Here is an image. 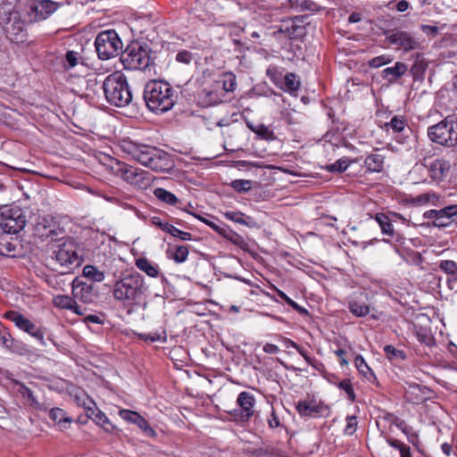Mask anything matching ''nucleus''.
<instances>
[{
  "instance_id": "obj_1",
  "label": "nucleus",
  "mask_w": 457,
  "mask_h": 457,
  "mask_svg": "<svg viewBox=\"0 0 457 457\" xmlns=\"http://www.w3.org/2000/svg\"><path fill=\"white\" fill-rule=\"evenodd\" d=\"M145 104L155 113H162L174 105L172 89L168 83L151 80L145 87Z\"/></svg>"
},
{
  "instance_id": "obj_2",
  "label": "nucleus",
  "mask_w": 457,
  "mask_h": 457,
  "mask_svg": "<svg viewBox=\"0 0 457 457\" xmlns=\"http://www.w3.org/2000/svg\"><path fill=\"white\" fill-rule=\"evenodd\" d=\"M103 88L108 103L117 107L125 106L132 100L126 77L120 71L108 75L104 81Z\"/></svg>"
},
{
  "instance_id": "obj_3",
  "label": "nucleus",
  "mask_w": 457,
  "mask_h": 457,
  "mask_svg": "<svg viewBox=\"0 0 457 457\" xmlns=\"http://www.w3.org/2000/svg\"><path fill=\"white\" fill-rule=\"evenodd\" d=\"M113 296L128 305L139 304L143 297V278L138 273L123 278L115 284Z\"/></svg>"
},
{
  "instance_id": "obj_4",
  "label": "nucleus",
  "mask_w": 457,
  "mask_h": 457,
  "mask_svg": "<svg viewBox=\"0 0 457 457\" xmlns=\"http://www.w3.org/2000/svg\"><path fill=\"white\" fill-rule=\"evenodd\" d=\"M428 136L431 141L445 146L457 145V116L451 115L439 123L428 129Z\"/></svg>"
},
{
  "instance_id": "obj_5",
  "label": "nucleus",
  "mask_w": 457,
  "mask_h": 457,
  "mask_svg": "<svg viewBox=\"0 0 457 457\" xmlns=\"http://www.w3.org/2000/svg\"><path fill=\"white\" fill-rule=\"evenodd\" d=\"M95 47L99 59L110 60L121 53L123 43L114 29H106L97 34Z\"/></svg>"
},
{
  "instance_id": "obj_6",
  "label": "nucleus",
  "mask_w": 457,
  "mask_h": 457,
  "mask_svg": "<svg viewBox=\"0 0 457 457\" xmlns=\"http://www.w3.org/2000/svg\"><path fill=\"white\" fill-rule=\"evenodd\" d=\"M145 167L154 171H170L174 167L171 157L163 150L145 145Z\"/></svg>"
},
{
  "instance_id": "obj_7",
  "label": "nucleus",
  "mask_w": 457,
  "mask_h": 457,
  "mask_svg": "<svg viewBox=\"0 0 457 457\" xmlns=\"http://www.w3.org/2000/svg\"><path fill=\"white\" fill-rule=\"evenodd\" d=\"M54 260L56 264L67 269V270H61L62 274L69 272L74 267L80 264V259L76 252L75 245L71 241H65L57 246V250L54 252Z\"/></svg>"
},
{
  "instance_id": "obj_8",
  "label": "nucleus",
  "mask_w": 457,
  "mask_h": 457,
  "mask_svg": "<svg viewBox=\"0 0 457 457\" xmlns=\"http://www.w3.org/2000/svg\"><path fill=\"white\" fill-rule=\"evenodd\" d=\"M26 225V218L19 207H4L1 211L0 226L7 234H16Z\"/></svg>"
},
{
  "instance_id": "obj_9",
  "label": "nucleus",
  "mask_w": 457,
  "mask_h": 457,
  "mask_svg": "<svg viewBox=\"0 0 457 457\" xmlns=\"http://www.w3.org/2000/svg\"><path fill=\"white\" fill-rule=\"evenodd\" d=\"M255 398L249 392H241L237 398V408L228 413L236 421H248L254 413Z\"/></svg>"
},
{
  "instance_id": "obj_10",
  "label": "nucleus",
  "mask_w": 457,
  "mask_h": 457,
  "mask_svg": "<svg viewBox=\"0 0 457 457\" xmlns=\"http://www.w3.org/2000/svg\"><path fill=\"white\" fill-rule=\"evenodd\" d=\"M386 39L389 44L409 52L419 48V42L411 35V33L398 29L385 31Z\"/></svg>"
},
{
  "instance_id": "obj_11",
  "label": "nucleus",
  "mask_w": 457,
  "mask_h": 457,
  "mask_svg": "<svg viewBox=\"0 0 457 457\" xmlns=\"http://www.w3.org/2000/svg\"><path fill=\"white\" fill-rule=\"evenodd\" d=\"M120 61L126 70H141L143 61V45L137 41L129 44L122 52Z\"/></svg>"
},
{
  "instance_id": "obj_12",
  "label": "nucleus",
  "mask_w": 457,
  "mask_h": 457,
  "mask_svg": "<svg viewBox=\"0 0 457 457\" xmlns=\"http://www.w3.org/2000/svg\"><path fill=\"white\" fill-rule=\"evenodd\" d=\"M6 37L13 43L19 44L25 41L27 34L25 22L21 19L18 12L10 14L4 27Z\"/></svg>"
},
{
  "instance_id": "obj_13",
  "label": "nucleus",
  "mask_w": 457,
  "mask_h": 457,
  "mask_svg": "<svg viewBox=\"0 0 457 457\" xmlns=\"http://www.w3.org/2000/svg\"><path fill=\"white\" fill-rule=\"evenodd\" d=\"M296 410L301 416L306 417L327 416L329 412L328 405L316 400L300 401L296 405Z\"/></svg>"
},
{
  "instance_id": "obj_14",
  "label": "nucleus",
  "mask_w": 457,
  "mask_h": 457,
  "mask_svg": "<svg viewBox=\"0 0 457 457\" xmlns=\"http://www.w3.org/2000/svg\"><path fill=\"white\" fill-rule=\"evenodd\" d=\"M73 297L84 303H92L97 297L98 293L93 283L87 282H72Z\"/></svg>"
},
{
  "instance_id": "obj_15",
  "label": "nucleus",
  "mask_w": 457,
  "mask_h": 457,
  "mask_svg": "<svg viewBox=\"0 0 457 457\" xmlns=\"http://www.w3.org/2000/svg\"><path fill=\"white\" fill-rule=\"evenodd\" d=\"M56 11V4L51 0H34L29 4V14L37 21L46 20Z\"/></svg>"
},
{
  "instance_id": "obj_16",
  "label": "nucleus",
  "mask_w": 457,
  "mask_h": 457,
  "mask_svg": "<svg viewBox=\"0 0 457 457\" xmlns=\"http://www.w3.org/2000/svg\"><path fill=\"white\" fill-rule=\"evenodd\" d=\"M298 21H300L298 17L283 20L278 29V32L290 39L301 37L303 36L305 29Z\"/></svg>"
},
{
  "instance_id": "obj_17",
  "label": "nucleus",
  "mask_w": 457,
  "mask_h": 457,
  "mask_svg": "<svg viewBox=\"0 0 457 457\" xmlns=\"http://www.w3.org/2000/svg\"><path fill=\"white\" fill-rule=\"evenodd\" d=\"M71 396L78 406L84 408L87 416L93 415L96 411L95 402L82 389L77 388L72 390Z\"/></svg>"
},
{
  "instance_id": "obj_18",
  "label": "nucleus",
  "mask_w": 457,
  "mask_h": 457,
  "mask_svg": "<svg viewBox=\"0 0 457 457\" xmlns=\"http://www.w3.org/2000/svg\"><path fill=\"white\" fill-rule=\"evenodd\" d=\"M35 230L42 237L54 239L59 236L55 223L48 217L40 218L35 226Z\"/></svg>"
},
{
  "instance_id": "obj_19",
  "label": "nucleus",
  "mask_w": 457,
  "mask_h": 457,
  "mask_svg": "<svg viewBox=\"0 0 457 457\" xmlns=\"http://www.w3.org/2000/svg\"><path fill=\"white\" fill-rule=\"evenodd\" d=\"M451 164L448 161L437 159L431 162L429 166L430 177L435 181H442L449 172Z\"/></svg>"
},
{
  "instance_id": "obj_20",
  "label": "nucleus",
  "mask_w": 457,
  "mask_h": 457,
  "mask_svg": "<svg viewBox=\"0 0 457 457\" xmlns=\"http://www.w3.org/2000/svg\"><path fill=\"white\" fill-rule=\"evenodd\" d=\"M408 70L405 63L397 62L392 67H387L382 71V77L388 82H395L401 78Z\"/></svg>"
},
{
  "instance_id": "obj_21",
  "label": "nucleus",
  "mask_w": 457,
  "mask_h": 457,
  "mask_svg": "<svg viewBox=\"0 0 457 457\" xmlns=\"http://www.w3.org/2000/svg\"><path fill=\"white\" fill-rule=\"evenodd\" d=\"M49 417L59 425L62 430L68 428L72 422V419L67 416L66 412L61 408L51 409Z\"/></svg>"
},
{
  "instance_id": "obj_22",
  "label": "nucleus",
  "mask_w": 457,
  "mask_h": 457,
  "mask_svg": "<svg viewBox=\"0 0 457 457\" xmlns=\"http://www.w3.org/2000/svg\"><path fill=\"white\" fill-rule=\"evenodd\" d=\"M374 219L379 225L383 235L387 236L389 237H393L395 236V229L392 224V219L390 218L389 215H386L383 212H378L375 214Z\"/></svg>"
},
{
  "instance_id": "obj_23",
  "label": "nucleus",
  "mask_w": 457,
  "mask_h": 457,
  "mask_svg": "<svg viewBox=\"0 0 457 457\" xmlns=\"http://www.w3.org/2000/svg\"><path fill=\"white\" fill-rule=\"evenodd\" d=\"M167 257L173 260L176 263H183L188 257L189 249L187 245H175L166 252Z\"/></svg>"
},
{
  "instance_id": "obj_24",
  "label": "nucleus",
  "mask_w": 457,
  "mask_h": 457,
  "mask_svg": "<svg viewBox=\"0 0 457 457\" xmlns=\"http://www.w3.org/2000/svg\"><path fill=\"white\" fill-rule=\"evenodd\" d=\"M385 157L380 154H372L366 157L365 166L370 172H380L384 168Z\"/></svg>"
},
{
  "instance_id": "obj_25",
  "label": "nucleus",
  "mask_w": 457,
  "mask_h": 457,
  "mask_svg": "<svg viewBox=\"0 0 457 457\" xmlns=\"http://www.w3.org/2000/svg\"><path fill=\"white\" fill-rule=\"evenodd\" d=\"M457 215V204L448 205L438 210V220L436 227H446L449 220Z\"/></svg>"
},
{
  "instance_id": "obj_26",
  "label": "nucleus",
  "mask_w": 457,
  "mask_h": 457,
  "mask_svg": "<svg viewBox=\"0 0 457 457\" xmlns=\"http://www.w3.org/2000/svg\"><path fill=\"white\" fill-rule=\"evenodd\" d=\"M123 179L132 185L140 187V184L143 182V173L138 168L126 166L123 169Z\"/></svg>"
},
{
  "instance_id": "obj_27",
  "label": "nucleus",
  "mask_w": 457,
  "mask_h": 457,
  "mask_svg": "<svg viewBox=\"0 0 457 457\" xmlns=\"http://www.w3.org/2000/svg\"><path fill=\"white\" fill-rule=\"evenodd\" d=\"M354 364L360 374H361L365 379L373 381L376 378L372 370L369 367L361 355L356 356Z\"/></svg>"
},
{
  "instance_id": "obj_28",
  "label": "nucleus",
  "mask_w": 457,
  "mask_h": 457,
  "mask_svg": "<svg viewBox=\"0 0 457 457\" xmlns=\"http://www.w3.org/2000/svg\"><path fill=\"white\" fill-rule=\"evenodd\" d=\"M4 317L11 321H12L16 327L20 329L24 330L26 327L30 323L31 320L27 319L21 313H19L15 311H8L4 314Z\"/></svg>"
},
{
  "instance_id": "obj_29",
  "label": "nucleus",
  "mask_w": 457,
  "mask_h": 457,
  "mask_svg": "<svg viewBox=\"0 0 457 457\" xmlns=\"http://www.w3.org/2000/svg\"><path fill=\"white\" fill-rule=\"evenodd\" d=\"M428 63L420 54H416V59L411 68V72L414 79H420L427 70Z\"/></svg>"
},
{
  "instance_id": "obj_30",
  "label": "nucleus",
  "mask_w": 457,
  "mask_h": 457,
  "mask_svg": "<svg viewBox=\"0 0 457 457\" xmlns=\"http://www.w3.org/2000/svg\"><path fill=\"white\" fill-rule=\"evenodd\" d=\"M247 127L262 139L270 140L274 138L273 131L264 124L253 125L248 122Z\"/></svg>"
},
{
  "instance_id": "obj_31",
  "label": "nucleus",
  "mask_w": 457,
  "mask_h": 457,
  "mask_svg": "<svg viewBox=\"0 0 457 457\" xmlns=\"http://www.w3.org/2000/svg\"><path fill=\"white\" fill-rule=\"evenodd\" d=\"M83 275L92 282H101L104 279V273L92 265H86L83 268Z\"/></svg>"
},
{
  "instance_id": "obj_32",
  "label": "nucleus",
  "mask_w": 457,
  "mask_h": 457,
  "mask_svg": "<svg viewBox=\"0 0 457 457\" xmlns=\"http://www.w3.org/2000/svg\"><path fill=\"white\" fill-rule=\"evenodd\" d=\"M154 195L162 202L174 205L178 203L177 196L162 187L155 188L154 190Z\"/></svg>"
},
{
  "instance_id": "obj_33",
  "label": "nucleus",
  "mask_w": 457,
  "mask_h": 457,
  "mask_svg": "<svg viewBox=\"0 0 457 457\" xmlns=\"http://www.w3.org/2000/svg\"><path fill=\"white\" fill-rule=\"evenodd\" d=\"M384 352L387 359L391 361H401L406 359V354L403 350L397 349L391 345H386Z\"/></svg>"
},
{
  "instance_id": "obj_34",
  "label": "nucleus",
  "mask_w": 457,
  "mask_h": 457,
  "mask_svg": "<svg viewBox=\"0 0 457 457\" xmlns=\"http://www.w3.org/2000/svg\"><path fill=\"white\" fill-rule=\"evenodd\" d=\"M74 302L73 298L65 295H55L53 299V303L55 307L66 310H71L74 307Z\"/></svg>"
},
{
  "instance_id": "obj_35",
  "label": "nucleus",
  "mask_w": 457,
  "mask_h": 457,
  "mask_svg": "<svg viewBox=\"0 0 457 457\" xmlns=\"http://www.w3.org/2000/svg\"><path fill=\"white\" fill-rule=\"evenodd\" d=\"M119 414L124 420L129 423L137 424L139 428L142 427L143 418L139 413L129 410L120 409L119 410Z\"/></svg>"
},
{
  "instance_id": "obj_36",
  "label": "nucleus",
  "mask_w": 457,
  "mask_h": 457,
  "mask_svg": "<svg viewBox=\"0 0 457 457\" xmlns=\"http://www.w3.org/2000/svg\"><path fill=\"white\" fill-rule=\"evenodd\" d=\"M289 6L297 12L314 11L316 4L311 0H287Z\"/></svg>"
},
{
  "instance_id": "obj_37",
  "label": "nucleus",
  "mask_w": 457,
  "mask_h": 457,
  "mask_svg": "<svg viewBox=\"0 0 457 457\" xmlns=\"http://www.w3.org/2000/svg\"><path fill=\"white\" fill-rule=\"evenodd\" d=\"M350 312L357 317H364L370 312V306L364 303L353 301L349 303Z\"/></svg>"
},
{
  "instance_id": "obj_38",
  "label": "nucleus",
  "mask_w": 457,
  "mask_h": 457,
  "mask_svg": "<svg viewBox=\"0 0 457 457\" xmlns=\"http://www.w3.org/2000/svg\"><path fill=\"white\" fill-rule=\"evenodd\" d=\"M439 268L447 275L455 276L457 279V263L452 260H442L439 262Z\"/></svg>"
},
{
  "instance_id": "obj_39",
  "label": "nucleus",
  "mask_w": 457,
  "mask_h": 457,
  "mask_svg": "<svg viewBox=\"0 0 457 457\" xmlns=\"http://www.w3.org/2000/svg\"><path fill=\"white\" fill-rule=\"evenodd\" d=\"M15 250V245L8 237H0V255H11Z\"/></svg>"
},
{
  "instance_id": "obj_40",
  "label": "nucleus",
  "mask_w": 457,
  "mask_h": 457,
  "mask_svg": "<svg viewBox=\"0 0 457 457\" xmlns=\"http://www.w3.org/2000/svg\"><path fill=\"white\" fill-rule=\"evenodd\" d=\"M300 87V81L296 79L295 73H287L285 76V89L289 92L296 91Z\"/></svg>"
},
{
  "instance_id": "obj_41",
  "label": "nucleus",
  "mask_w": 457,
  "mask_h": 457,
  "mask_svg": "<svg viewBox=\"0 0 457 457\" xmlns=\"http://www.w3.org/2000/svg\"><path fill=\"white\" fill-rule=\"evenodd\" d=\"M24 332L29 334L34 338L41 343V345H45L44 342V332L37 328L32 321L23 330Z\"/></svg>"
},
{
  "instance_id": "obj_42",
  "label": "nucleus",
  "mask_w": 457,
  "mask_h": 457,
  "mask_svg": "<svg viewBox=\"0 0 457 457\" xmlns=\"http://www.w3.org/2000/svg\"><path fill=\"white\" fill-rule=\"evenodd\" d=\"M350 162L345 159L342 158L337 161L336 162L329 164L327 166V170L330 172H343L346 170V169L349 166Z\"/></svg>"
},
{
  "instance_id": "obj_43",
  "label": "nucleus",
  "mask_w": 457,
  "mask_h": 457,
  "mask_svg": "<svg viewBox=\"0 0 457 457\" xmlns=\"http://www.w3.org/2000/svg\"><path fill=\"white\" fill-rule=\"evenodd\" d=\"M437 201V196L435 194H422L420 195H417L415 198H413L412 203L416 205H424L428 203H433Z\"/></svg>"
},
{
  "instance_id": "obj_44",
  "label": "nucleus",
  "mask_w": 457,
  "mask_h": 457,
  "mask_svg": "<svg viewBox=\"0 0 457 457\" xmlns=\"http://www.w3.org/2000/svg\"><path fill=\"white\" fill-rule=\"evenodd\" d=\"M231 187L237 192H247L252 187V181L248 179H236L231 182Z\"/></svg>"
},
{
  "instance_id": "obj_45",
  "label": "nucleus",
  "mask_w": 457,
  "mask_h": 457,
  "mask_svg": "<svg viewBox=\"0 0 457 457\" xmlns=\"http://www.w3.org/2000/svg\"><path fill=\"white\" fill-rule=\"evenodd\" d=\"M387 125L390 126L395 132H402L406 126V120L402 116H395Z\"/></svg>"
},
{
  "instance_id": "obj_46",
  "label": "nucleus",
  "mask_w": 457,
  "mask_h": 457,
  "mask_svg": "<svg viewBox=\"0 0 457 457\" xmlns=\"http://www.w3.org/2000/svg\"><path fill=\"white\" fill-rule=\"evenodd\" d=\"M392 62V58L389 55L383 54L380 56L374 57L369 61V65L371 68H378L383 65L388 64Z\"/></svg>"
},
{
  "instance_id": "obj_47",
  "label": "nucleus",
  "mask_w": 457,
  "mask_h": 457,
  "mask_svg": "<svg viewBox=\"0 0 457 457\" xmlns=\"http://www.w3.org/2000/svg\"><path fill=\"white\" fill-rule=\"evenodd\" d=\"M167 339L166 331L162 328L154 333H149L147 336L145 335V341L150 340L151 342H161L164 343Z\"/></svg>"
},
{
  "instance_id": "obj_48",
  "label": "nucleus",
  "mask_w": 457,
  "mask_h": 457,
  "mask_svg": "<svg viewBox=\"0 0 457 457\" xmlns=\"http://www.w3.org/2000/svg\"><path fill=\"white\" fill-rule=\"evenodd\" d=\"M169 229V234L175 237H179L183 241H187L192 239V235L188 232L182 231L173 225L171 227H166Z\"/></svg>"
},
{
  "instance_id": "obj_49",
  "label": "nucleus",
  "mask_w": 457,
  "mask_h": 457,
  "mask_svg": "<svg viewBox=\"0 0 457 457\" xmlns=\"http://www.w3.org/2000/svg\"><path fill=\"white\" fill-rule=\"evenodd\" d=\"M338 387L340 389L344 390L347 394L348 398L351 401H353L355 399L354 390H353V385L349 379H344V380L340 381L338 384Z\"/></svg>"
},
{
  "instance_id": "obj_50",
  "label": "nucleus",
  "mask_w": 457,
  "mask_h": 457,
  "mask_svg": "<svg viewBox=\"0 0 457 457\" xmlns=\"http://www.w3.org/2000/svg\"><path fill=\"white\" fill-rule=\"evenodd\" d=\"M224 81H223V88L228 91H234L236 88V77L232 73L225 74L224 75Z\"/></svg>"
},
{
  "instance_id": "obj_51",
  "label": "nucleus",
  "mask_w": 457,
  "mask_h": 457,
  "mask_svg": "<svg viewBox=\"0 0 457 457\" xmlns=\"http://www.w3.org/2000/svg\"><path fill=\"white\" fill-rule=\"evenodd\" d=\"M390 445L400 451L401 457H410V448L398 440H390Z\"/></svg>"
},
{
  "instance_id": "obj_52",
  "label": "nucleus",
  "mask_w": 457,
  "mask_h": 457,
  "mask_svg": "<svg viewBox=\"0 0 457 457\" xmlns=\"http://www.w3.org/2000/svg\"><path fill=\"white\" fill-rule=\"evenodd\" d=\"M357 428V420L354 416H348L346 418V427L345 428V433L347 435H353Z\"/></svg>"
},
{
  "instance_id": "obj_53",
  "label": "nucleus",
  "mask_w": 457,
  "mask_h": 457,
  "mask_svg": "<svg viewBox=\"0 0 457 457\" xmlns=\"http://www.w3.org/2000/svg\"><path fill=\"white\" fill-rule=\"evenodd\" d=\"M87 418L91 419L93 421H95L96 424L104 426V423L108 422V419L106 418L105 414L102 412L100 410L96 408V411L90 416H87Z\"/></svg>"
},
{
  "instance_id": "obj_54",
  "label": "nucleus",
  "mask_w": 457,
  "mask_h": 457,
  "mask_svg": "<svg viewBox=\"0 0 457 457\" xmlns=\"http://www.w3.org/2000/svg\"><path fill=\"white\" fill-rule=\"evenodd\" d=\"M145 273L152 278H157L160 274L158 266L152 264L145 259Z\"/></svg>"
},
{
  "instance_id": "obj_55",
  "label": "nucleus",
  "mask_w": 457,
  "mask_h": 457,
  "mask_svg": "<svg viewBox=\"0 0 457 457\" xmlns=\"http://www.w3.org/2000/svg\"><path fill=\"white\" fill-rule=\"evenodd\" d=\"M20 393L24 398L29 400L33 405H38V402L36 400L32 391L29 387L22 385L20 388Z\"/></svg>"
},
{
  "instance_id": "obj_56",
  "label": "nucleus",
  "mask_w": 457,
  "mask_h": 457,
  "mask_svg": "<svg viewBox=\"0 0 457 457\" xmlns=\"http://www.w3.org/2000/svg\"><path fill=\"white\" fill-rule=\"evenodd\" d=\"M225 217L239 224H245L244 214L239 212H227L224 213Z\"/></svg>"
},
{
  "instance_id": "obj_57",
  "label": "nucleus",
  "mask_w": 457,
  "mask_h": 457,
  "mask_svg": "<svg viewBox=\"0 0 457 457\" xmlns=\"http://www.w3.org/2000/svg\"><path fill=\"white\" fill-rule=\"evenodd\" d=\"M176 60L179 62L188 64L192 61V54L187 50L180 51L177 54Z\"/></svg>"
},
{
  "instance_id": "obj_58",
  "label": "nucleus",
  "mask_w": 457,
  "mask_h": 457,
  "mask_svg": "<svg viewBox=\"0 0 457 457\" xmlns=\"http://www.w3.org/2000/svg\"><path fill=\"white\" fill-rule=\"evenodd\" d=\"M79 54L74 51H68L66 54V62L69 68L75 67L79 62Z\"/></svg>"
},
{
  "instance_id": "obj_59",
  "label": "nucleus",
  "mask_w": 457,
  "mask_h": 457,
  "mask_svg": "<svg viewBox=\"0 0 457 457\" xmlns=\"http://www.w3.org/2000/svg\"><path fill=\"white\" fill-rule=\"evenodd\" d=\"M424 219L433 220V225L436 227L438 220V210H428L423 214Z\"/></svg>"
},
{
  "instance_id": "obj_60",
  "label": "nucleus",
  "mask_w": 457,
  "mask_h": 457,
  "mask_svg": "<svg viewBox=\"0 0 457 457\" xmlns=\"http://www.w3.org/2000/svg\"><path fill=\"white\" fill-rule=\"evenodd\" d=\"M420 29L428 34V35H431L433 37H436L437 34H438V28L436 26H431V25H425V24H422L420 26Z\"/></svg>"
},
{
  "instance_id": "obj_61",
  "label": "nucleus",
  "mask_w": 457,
  "mask_h": 457,
  "mask_svg": "<svg viewBox=\"0 0 457 457\" xmlns=\"http://www.w3.org/2000/svg\"><path fill=\"white\" fill-rule=\"evenodd\" d=\"M151 222L159 227L162 230L169 233V229L166 227H171L172 225L168 222H162L159 217H153Z\"/></svg>"
},
{
  "instance_id": "obj_62",
  "label": "nucleus",
  "mask_w": 457,
  "mask_h": 457,
  "mask_svg": "<svg viewBox=\"0 0 457 457\" xmlns=\"http://www.w3.org/2000/svg\"><path fill=\"white\" fill-rule=\"evenodd\" d=\"M198 219L201 220L202 221H204L208 226H210L213 230L219 232L220 234L223 233L224 228L220 227L216 222H214L212 220H209L204 219V218H201V217H198Z\"/></svg>"
},
{
  "instance_id": "obj_63",
  "label": "nucleus",
  "mask_w": 457,
  "mask_h": 457,
  "mask_svg": "<svg viewBox=\"0 0 457 457\" xmlns=\"http://www.w3.org/2000/svg\"><path fill=\"white\" fill-rule=\"evenodd\" d=\"M297 352L303 357V359L306 361V362L312 366L314 365V360L309 355L308 352L302 346L299 345L298 349H296Z\"/></svg>"
},
{
  "instance_id": "obj_64",
  "label": "nucleus",
  "mask_w": 457,
  "mask_h": 457,
  "mask_svg": "<svg viewBox=\"0 0 457 457\" xmlns=\"http://www.w3.org/2000/svg\"><path fill=\"white\" fill-rule=\"evenodd\" d=\"M263 351L266 353L276 354L279 352V348L276 345L267 343L263 345Z\"/></svg>"
}]
</instances>
